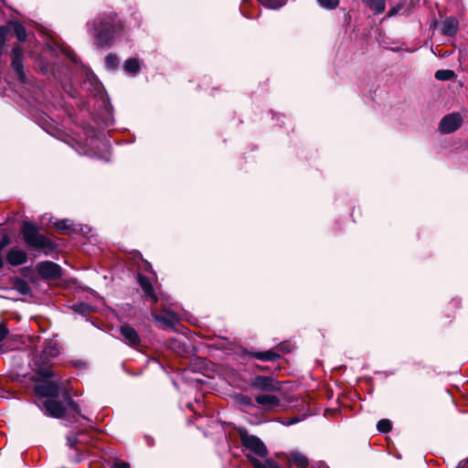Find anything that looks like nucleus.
Segmentation results:
<instances>
[{"label": "nucleus", "mask_w": 468, "mask_h": 468, "mask_svg": "<svg viewBox=\"0 0 468 468\" xmlns=\"http://www.w3.org/2000/svg\"><path fill=\"white\" fill-rule=\"evenodd\" d=\"M248 458L255 468H280L279 465L271 459H266L261 462L256 457H252L250 455H248Z\"/></svg>", "instance_id": "nucleus-18"}, {"label": "nucleus", "mask_w": 468, "mask_h": 468, "mask_svg": "<svg viewBox=\"0 0 468 468\" xmlns=\"http://www.w3.org/2000/svg\"><path fill=\"white\" fill-rule=\"evenodd\" d=\"M39 408L47 416L56 419L62 418L66 413V408L62 403L53 399H46Z\"/></svg>", "instance_id": "nucleus-5"}, {"label": "nucleus", "mask_w": 468, "mask_h": 468, "mask_svg": "<svg viewBox=\"0 0 468 468\" xmlns=\"http://www.w3.org/2000/svg\"><path fill=\"white\" fill-rule=\"evenodd\" d=\"M12 27H13L14 32H15L17 39L19 41H25L27 38V32H26V28L24 27V26L21 25L20 23L16 22L12 25Z\"/></svg>", "instance_id": "nucleus-22"}, {"label": "nucleus", "mask_w": 468, "mask_h": 468, "mask_svg": "<svg viewBox=\"0 0 468 468\" xmlns=\"http://www.w3.org/2000/svg\"><path fill=\"white\" fill-rule=\"evenodd\" d=\"M400 9L399 6H397V7H392L388 13V17H391L393 16H395L396 14H398L399 10Z\"/></svg>", "instance_id": "nucleus-35"}, {"label": "nucleus", "mask_w": 468, "mask_h": 468, "mask_svg": "<svg viewBox=\"0 0 468 468\" xmlns=\"http://www.w3.org/2000/svg\"><path fill=\"white\" fill-rule=\"evenodd\" d=\"M297 422V420H292L291 421H289V424H293V423H296Z\"/></svg>", "instance_id": "nucleus-38"}, {"label": "nucleus", "mask_w": 468, "mask_h": 468, "mask_svg": "<svg viewBox=\"0 0 468 468\" xmlns=\"http://www.w3.org/2000/svg\"><path fill=\"white\" fill-rule=\"evenodd\" d=\"M259 3L271 9H277L285 5L286 0H258Z\"/></svg>", "instance_id": "nucleus-23"}, {"label": "nucleus", "mask_w": 468, "mask_h": 468, "mask_svg": "<svg viewBox=\"0 0 468 468\" xmlns=\"http://www.w3.org/2000/svg\"><path fill=\"white\" fill-rule=\"evenodd\" d=\"M60 353V346L56 341H48L45 344L42 355L39 357L32 359L31 366L33 369L42 378H49L54 373L49 368L48 359L56 357Z\"/></svg>", "instance_id": "nucleus-2"}, {"label": "nucleus", "mask_w": 468, "mask_h": 468, "mask_svg": "<svg viewBox=\"0 0 468 468\" xmlns=\"http://www.w3.org/2000/svg\"><path fill=\"white\" fill-rule=\"evenodd\" d=\"M251 356L262 361H275L280 357V355L272 350H268L264 352H253L251 353Z\"/></svg>", "instance_id": "nucleus-19"}, {"label": "nucleus", "mask_w": 468, "mask_h": 468, "mask_svg": "<svg viewBox=\"0 0 468 468\" xmlns=\"http://www.w3.org/2000/svg\"><path fill=\"white\" fill-rule=\"evenodd\" d=\"M289 461L299 468H305L309 464L307 457L298 452H292L289 455Z\"/></svg>", "instance_id": "nucleus-17"}, {"label": "nucleus", "mask_w": 468, "mask_h": 468, "mask_svg": "<svg viewBox=\"0 0 468 468\" xmlns=\"http://www.w3.org/2000/svg\"><path fill=\"white\" fill-rule=\"evenodd\" d=\"M124 69L129 73H136L140 69L139 61L135 58H129L124 63Z\"/></svg>", "instance_id": "nucleus-21"}, {"label": "nucleus", "mask_w": 468, "mask_h": 468, "mask_svg": "<svg viewBox=\"0 0 468 468\" xmlns=\"http://www.w3.org/2000/svg\"><path fill=\"white\" fill-rule=\"evenodd\" d=\"M242 445L259 457H266L268 451L264 443L256 436L250 435L245 431L240 432Z\"/></svg>", "instance_id": "nucleus-4"}, {"label": "nucleus", "mask_w": 468, "mask_h": 468, "mask_svg": "<svg viewBox=\"0 0 468 468\" xmlns=\"http://www.w3.org/2000/svg\"><path fill=\"white\" fill-rule=\"evenodd\" d=\"M78 442L77 435L74 432H70L67 436V444L69 448H75Z\"/></svg>", "instance_id": "nucleus-29"}, {"label": "nucleus", "mask_w": 468, "mask_h": 468, "mask_svg": "<svg viewBox=\"0 0 468 468\" xmlns=\"http://www.w3.org/2000/svg\"><path fill=\"white\" fill-rule=\"evenodd\" d=\"M367 3L375 14H381L385 11V0H367Z\"/></svg>", "instance_id": "nucleus-20"}, {"label": "nucleus", "mask_w": 468, "mask_h": 468, "mask_svg": "<svg viewBox=\"0 0 468 468\" xmlns=\"http://www.w3.org/2000/svg\"><path fill=\"white\" fill-rule=\"evenodd\" d=\"M87 26L93 44L101 48L110 47L115 36L122 29V22L112 12L98 16L88 22Z\"/></svg>", "instance_id": "nucleus-1"}, {"label": "nucleus", "mask_w": 468, "mask_h": 468, "mask_svg": "<svg viewBox=\"0 0 468 468\" xmlns=\"http://www.w3.org/2000/svg\"><path fill=\"white\" fill-rule=\"evenodd\" d=\"M463 118L460 113H451L444 116L440 122V130L443 133L456 131L462 124Z\"/></svg>", "instance_id": "nucleus-6"}, {"label": "nucleus", "mask_w": 468, "mask_h": 468, "mask_svg": "<svg viewBox=\"0 0 468 468\" xmlns=\"http://www.w3.org/2000/svg\"><path fill=\"white\" fill-rule=\"evenodd\" d=\"M13 58H12V67L14 70L16 72L18 78L21 81H25V73L23 70L22 64V56L23 49L20 46H16L12 49Z\"/></svg>", "instance_id": "nucleus-12"}, {"label": "nucleus", "mask_w": 468, "mask_h": 468, "mask_svg": "<svg viewBox=\"0 0 468 468\" xmlns=\"http://www.w3.org/2000/svg\"><path fill=\"white\" fill-rule=\"evenodd\" d=\"M120 334L122 341L131 346H136L140 344V338L134 328L129 324H123L120 327Z\"/></svg>", "instance_id": "nucleus-11"}, {"label": "nucleus", "mask_w": 468, "mask_h": 468, "mask_svg": "<svg viewBox=\"0 0 468 468\" xmlns=\"http://www.w3.org/2000/svg\"><path fill=\"white\" fill-rule=\"evenodd\" d=\"M458 20L454 17L446 18L441 25V32L445 36L452 37L458 30Z\"/></svg>", "instance_id": "nucleus-16"}, {"label": "nucleus", "mask_w": 468, "mask_h": 468, "mask_svg": "<svg viewBox=\"0 0 468 468\" xmlns=\"http://www.w3.org/2000/svg\"><path fill=\"white\" fill-rule=\"evenodd\" d=\"M38 273L47 279H56L61 274L60 267L52 261H44L37 265Z\"/></svg>", "instance_id": "nucleus-8"}, {"label": "nucleus", "mask_w": 468, "mask_h": 468, "mask_svg": "<svg viewBox=\"0 0 468 468\" xmlns=\"http://www.w3.org/2000/svg\"><path fill=\"white\" fill-rule=\"evenodd\" d=\"M7 261L13 266L24 264L27 260L26 251L20 249H12L6 255Z\"/></svg>", "instance_id": "nucleus-14"}, {"label": "nucleus", "mask_w": 468, "mask_h": 468, "mask_svg": "<svg viewBox=\"0 0 468 468\" xmlns=\"http://www.w3.org/2000/svg\"><path fill=\"white\" fill-rule=\"evenodd\" d=\"M10 243V239L7 236H4L0 239V254H2V250ZM0 261H2V255H0Z\"/></svg>", "instance_id": "nucleus-31"}, {"label": "nucleus", "mask_w": 468, "mask_h": 468, "mask_svg": "<svg viewBox=\"0 0 468 468\" xmlns=\"http://www.w3.org/2000/svg\"><path fill=\"white\" fill-rule=\"evenodd\" d=\"M35 393L40 397L54 399L59 394V385L58 381H46L35 387Z\"/></svg>", "instance_id": "nucleus-7"}, {"label": "nucleus", "mask_w": 468, "mask_h": 468, "mask_svg": "<svg viewBox=\"0 0 468 468\" xmlns=\"http://www.w3.org/2000/svg\"><path fill=\"white\" fill-rule=\"evenodd\" d=\"M21 232L25 242L29 246L36 249H50L53 244L50 239L40 234L37 228L29 222L23 224Z\"/></svg>", "instance_id": "nucleus-3"}, {"label": "nucleus", "mask_w": 468, "mask_h": 468, "mask_svg": "<svg viewBox=\"0 0 468 468\" xmlns=\"http://www.w3.org/2000/svg\"><path fill=\"white\" fill-rule=\"evenodd\" d=\"M138 282L144 293L146 300L155 303L159 300V293L154 291L150 281L144 275H138Z\"/></svg>", "instance_id": "nucleus-10"}, {"label": "nucleus", "mask_w": 468, "mask_h": 468, "mask_svg": "<svg viewBox=\"0 0 468 468\" xmlns=\"http://www.w3.org/2000/svg\"><path fill=\"white\" fill-rule=\"evenodd\" d=\"M113 468H130L129 464L126 463H116Z\"/></svg>", "instance_id": "nucleus-36"}, {"label": "nucleus", "mask_w": 468, "mask_h": 468, "mask_svg": "<svg viewBox=\"0 0 468 468\" xmlns=\"http://www.w3.org/2000/svg\"><path fill=\"white\" fill-rule=\"evenodd\" d=\"M8 333H9V331H8L7 327L5 324H0V342L3 341L4 339H5Z\"/></svg>", "instance_id": "nucleus-32"}, {"label": "nucleus", "mask_w": 468, "mask_h": 468, "mask_svg": "<svg viewBox=\"0 0 468 468\" xmlns=\"http://www.w3.org/2000/svg\"><path fill=\"white\" fill-rule=\"evenodd\" d=\"M7 32H8V30L6 27H0V44L1 45L5 44Z\"/></svg>", "instance_id": "nucleus-33"}, {"label": "nucleus", "mask_w": 468, "mask_h": 468, "mask_svg": "<svg viewBox=\"0 0 468 468\" xmlns=\"http://www.w3.org/2000/svg\"><path fill=\"white\" fill-rule=\"evenodd\" d=\"M254 388L262 391H273L279 389L278 383L271 377L257 376L251 381Z\"/></svg>", "instance_id": "nucleus-9"}, {"label": "nucleus", "mask_w": 468, "mask_h": 468, "mask_svg": "<svg viewBox=\"0 0 468 468\" xmlns=\"http://www.w3.org/2000/svg\"><path fill=\"white\" fill-rule=\"evenodd\" d=\"M18 289L24 294H27L29 292V287L27 286V284L26 282H22L21 285L18 287Z\"/></svg>", "instance_id": "nucleus-34"}, {"label": "nucleus", "mask_w": 468, "mask_h": 468, "mask_svg": "<svg viewBox=\"0 0 468 468\" xmlns=\"http://www.w3.org/2000/svg\"><path fill=\"white\" fill-rule=\"evenodd\" d=\"M56 228L61 232H67L71 228V222L68 219L59 220L55 223Z\"/></svg>", "instance_id": "nucleus-26"}, {"label": "nucleus", "mask_w": 468, "mask_h": 468, "mask_svg": "<svg viewBox=\"0 0 468 468\" xmlns=\"http://www.w3.org/2000/svg\"><path fill=\"white\" fill-rule=\"evenodd\" d=\"M454 72L450 69H439L435 72V78L439 80H449L452 79Z\"/></svg>", "instance_id": "nucleus-24"}, {"label": "nucleus", "mask_w": 468, "mask_h": 468, "mask_svg": "<svg viewBox=\"0 0 468 468\" xmlns=\"http://www.w3.org/2000/svg\"><path fill=\"white\" fill-rule=\"evenodd\" d=\"M323 7L334 9L339 5V0H317Z\"/></svg>", "instance_id": "nucleus-27"}, {"label": "nucleus", "mask_w": 468, "mask_h": 468, "mask_svg": "<svg viewBox=\"0 0 468 468\" xmlns=\"http://www.w3.org/2000/svg\"><path fill=\"white\" fill-rule=\"evenodd\" d=\"M106 64L109 68H115L118 64V58L114 55H108L106 58Z\"/></svg>", "instance_id": "nucleus-30"}, {"label": "nucleus", "mask_w": 468, "mask_h": 468, "mask_svg": "<svg viewBox=\"0 0 468 468\" xmlns=\"http://www.w3.org/2000/svg\"><path fill=\"white\" fill-rule=\"evenodd\" d=\"M255 400L265 410H271L280 404V399L271 394L258 395Z\"/></svg>", "instance_id": "nucleus-13"}, {"label": "nucleus", "mask_w": 468, "mask_h": 468, "mask_svg": "<svg viewBox=\"0 0 468 468\" xmlns=\"http://www.w3.org/2000/svg\"><path fill=\"white\" fill-rule=\"evenodd\" d=\"M377 428L380 432H388L391 431L392 425L390 420L383 419L378 422Z\"/></svg>", "instance_id": "nucleus-25"}, {"label": "nucleus", "mask_w": 468, "mask_h": 468, "mask_svg": "<svg viewBox=\"0 0 468 468\" xmlns=\"http://www.w3.org/2000/svg\"><path fill=\"white\" fill-rule=\"evenodd\" d=\"M317 468H329L325 463H320L317 464Z\"/></svg>", "instance_id": "nucleus-37"}, {"label": "nucleus", "mask_w": 468, "mask_h": 468, "mask_svg": "<svg viewBox=\"0 0 468 468\" xmlns=\"http://www.w3.org/2000/svg\"><path fill=\"white\" fill-rule=\"evenodd\" d=\"M152 316L156 322L161 323L165 326H173L178 321L177 315L171 311H165L164 314H157L153 313Z\"/></svg>", "instance_id": "nucleus-15"}, {"label": "nucleus", "mask_w": 468, "mask_h": 468, "mask_svg": "<svg viewBox=\"0 0 468 468\" xmlns=\"http://www.w3.org/2000/svg\"><path fill=\"white\" fill-rule=\"evenodd\" d=\"M64 400L67 402V405L71 408L76 413L81 416L80 410L79 409V406L71 399L69 394H65ZM83 418H85L84 415H82Z\"/></svg>", "instance_id": "nucleus-28"}]
</instances>
